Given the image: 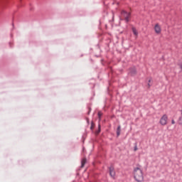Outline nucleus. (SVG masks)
<instances>
[{"instance_id":"f3484780","label":"nucleus","mask_w":182,"mask_h":182,"mask_svg":"<svg viewBox=\"0 0 182 182\" xmlns=\"http://www.w3.org/2000/svg\"><path fill=\"white\" fill-rule=\"evenodd\" d=\"M151 86V85H150V82H149V83H148V87H149V89H150Z\"/></svg>"},{"instance_id":"ddd939ff","label":"nucleus","mask_w":182,"mask_h":182,"mask_svg":"<svg viewBox=\"0 0 182 182\" xmlns=\"http://www.w3.org/2000/svg\"><path fill=\"white\" fill-rule=\"evenodd\" d=\"M178 124H181L182 125V116H181L179 118H178Z\"/></svg>"},{"instance_id":"4468645a","label":"nucleus","mask_w":182,"mask_h":182,"mask_svg":"<svg viewBox=\"0 0 182 182\" xmlns=\"http://www.w3.org/2000/svg\"><path fill=\"white\" fill-rule=\"evenodd\" d=\"M90 112H92V108L90 107H88V112L87 113V114H90Z\"/></svg>"},{"instance_id":"6e6552de","label":"nucleus","mask_w":182,"mask_h":182,"mask_svg":"<svg viewBox=\"0 0 182 182\" xmlns=\"http://www.w3.org/2000/svg\"><path fill=\"white\" fill-rule=\"evenodd\" d=\"M122 132V127L119 125L117 129V136L119 137L120 136V132Z\"/></svg>"},{"instance_id":"f03ea898","label":"nucleus","mask_w":182,"mask_h":182,"mask_svg":"<svg viewBox=\"0 0 182 182\" xmlns=\"http://www.w3.org/2000/svg\"><path fill=\"white\" fill-rule=\"evenodd\" d=\"M121 14L122 15V16H124L125 22L128 23V22H129L130 21V16H132V13L122 10L121 11Z\"/></svg>"},{"instance_id":"20e7f679","label":"nucleus","mask_w":182,"mask_h":182,"mask_svg":"<svg viewBox=\"0 0 182 182\" xmlns=\"http://www.w3.org/2000/svg\"><path fill=\"white\" fill-rule=\"evenodd\" d=\"M108 170L109 172V176L112 178H114V177H116V171H114V166H113V165H111L110 166L108 167Z\"/></svg>"},{"instance_id":"6ab92c4d","label":"nucleus","mask_w":182,"mask_h":182,"mask_svg":"<svg viewBox=\"0 0 182 182\" xmlns=\"http://www.w3.org/2000/svg\"><path fill=\"white\" fill-rule=\"evenodd\" d=\"M148 82L150 83L151 82V78H150Z\"/></svg>"},{"instance_id":"1a4fd4ad","label":"nucleus","mask_w":182,"mask_h":182,"mask_svg":"<svg viewBox=\"0 0 182 182\" xmlns=\"http://www.w3.org/2000/svg\"><path fill=\"white\" fill-rule=\"evenodd\" d=\"M132 32L135 36H138L139 32H137V29L135 28V27H132Z\"/></svg>"},{"instance_id":"9b49d317","label":"nucleus","mask_w":182,"mask_h":182,"mask_svg":"<svg viewBox=\"0 0 182 182\" xmlns=\"http://www.w3.org/2000/svg\"><path fill=\"white\" fill-rule=\"evenodd\" d=\"M95 129V122L93 121L91 122V127H90V130H93Z\"/></svg>"},{"instance_id":"423d86ee","label":"nucleus","mask_w":182,"mask_h":182,"mask_svg":"<svg viewBox=\"0 0 182 182\" xmlns=\"http://www.w3.org/2000/svg\"><path fill=\"white\" fill-rule=\"evenodd\" d=\"M129 73L131 76H134L137 73V70H136V68H129Z\"/></svg>"},{"instance_id":"a211bd4d","label":"nucleus","mask_w":182,"mask_h":182,"mask_svg":"<svg viewBox=\"0 0 182 182\" xmlns=\"http://www.w3.org/2000/svg\"><path fill=\"white\" fill-rule=\"evenodd\" d=\"M87 122L89 124V118H86Z\"/></svg>"},{"instance_id":"f257e3e1","label":"nucleus","mask_w":182,"mask_h":182,"mask_svg":"<svg viewBox=\"0 0 182 182\" xmlns=\"http://www.w3.org/2000/svg\"><path fill=\"white\" fill-rule=\"evenodd\" d=\"M134 178L137 182H141L144 180V176H143V171L140 167H136L134 168Z\"/></svg>"},{"instance_id":"7ed1b4c3","label":"nucleus","mask_w":182,"mask_h":182,"mask_svg":"<svg viewBox=\"0 0 182 182\" xmlns=\"http://www.w3.org/2000/svg\"><path fill=\"white\" fill-rule=\"evenodd\" d=\"M168 120V117H167V114H164L159 121L160 124H161V126H166V124H167V121Z\"/></svg>"},{"instance_id":"39448f33","label":"nucleus","mask_w":182,"mask_h":182,"mask_svg":"<svg viewBox=\"0 0 182 182\" xmlns=\"http://www.w3.org/2000/svg\"><path fill=\"white\" fill-rule=\"evenodd\" d=\"M154 31L156 33H161V27L157 23L154 26Z\"/></svg>"},{"instance_id":"f8f14e48","label":"nucleus","mask_w":182,"mask_h":182,"mask_svg":"<svg viewBox=\"0 0 182 182\" xmlns=\"http://www.w3.org/2000/svg\"><path fill=\"white\" fill-rule=\"evenodd\" d=\"M100 124L98 125V130L95 132V134H99L100 133Z\"/></svg>"},{"instance_id":"0eeeda50","label":"nucleus","mask_w":182,"mask_h":182,"mask_svg":"<svg viewBox=\"0 0 182 182\" xmlns=\"http://www.w3.org/2000/svg\"><path fill=\"white\" fill-rule=\"evenodd\" d=\"M87 160L86 159V158H83L81 161V168H83V167H85V164H86Z\"/></svg>"},{"instance_id":"2eb2a0df","label":"nucleus","mask_w":182,"mask_h":182,"mask_svg":"<svg viewBox=\"0 0 182 182\" xmlns=\"http://www.w3.org/2000/svg\"><path fill=\"white\" fill-rule=\"evenodd\" d=\"M137 150H138L137 144H135V146H134V151H137Z\"/></svg>"},{"instance_id":"9d476101","label":"nucleus","mask_w":182,"mask_h":182,"mask_svg":"<svg viewBox=\"0 0 182 182\" xmlns=\"http://www.w3.org/2000/svg\"><path fill=\"white\" fill-rule=\"evenodd\" d=\"M98 118H99V120H102V116H103V113H102V112H98Z\"/></svg>"},{"instance_id":"dca6fc26","label":"nucleus","mask_w":182,"mask_h":182,"mask_svg":"<svg viewBox=\"0 0 182 182\" xmlns=\"http://www.w3.org/2000/svg\"><path fill=\"white\" fill-rule=\"evenodd\" d=\"M171 124H176V122L174 121V119H172V120H171Z\"/></svg>"}]
</instances>
